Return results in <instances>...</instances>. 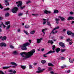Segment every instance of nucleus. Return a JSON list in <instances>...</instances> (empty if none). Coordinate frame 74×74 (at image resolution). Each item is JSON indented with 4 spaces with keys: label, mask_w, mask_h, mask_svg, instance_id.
Returning <instances> with one entry per match:
<instances>
[{
    "label": "nucleus",
    "mask_w": 74,
    "mask_h": 74,
    "mask_svg": "<svg viewBox=\"0 0 74 74\" xmlns=\"http://www.w3.org/2000/svg\"><path fill=\"white\" fill-rule=\"evenodd\" d=\"M45 23H46V21H44L43 22V25H45Z\"/></svg>",
    "instance_id": "obj_55"
},
{
    "label": "nucleus",
    "mask_w": 74,
    "mask_h": 74,
    "mask_svg": "<svg viewBox=\"0 0 74 74\" xmlns=\"http://www.w3.org/2000/svg\"><path fill=\"white\" fill-rule=\"evenodd\" d=\"M29 69H32V65H29Z\"/></svg>",
    "instance_id": "obj_51"
},
{
    "label": "nucleus",
    "mask_w": 74,
    "mask_h": 74,
    "mask_svg": "<svg viewBox=\"0 0 74 74\" xmlns=\"http://www.w3.org/2000/svg\"><path fill=\"white\" fill-rule=\"evenodd\" d=\"M73 23H74V21H72L71 24H73Z\"/></svg>",
    "instance_id": "obj_62"
},
{
    "label": "nucleus",
    "mask_w": 74,
    "mask_h": 74,
    "mask_svg": "<svg viewBox=\"0 0 74 74\" xmlns=\"http://www.w3.org/2000/svg\"><path fill=\"white\" fill-rule=\"evenodd\" d=\"M52 47H53L52 49L53 50V51H54L56 47H55V45H53Z\"/></svg>",
    "instance_id": "obj_38"
},
{
    "label": "nucleus",
    "mask_w": 74,
    "mask_h": 74,
    "mask_svg": "<svg viewBox=\"0 0 74 74\" xmlns=\"http://www.w3.org/2000/svg\"><path fill=\"white\" fill-rule=\"evenodd\" d=\"M47 25H48L49 26H51V23H50V22H48V19H47Z\"/></svg>",
    "instance_id": "obj_23"
},
{
    "label": "nucleus",
    "mask_w": 74,
    "mask_h": 74,
    "mask_svg": "<svg viewBox=\"0 0 74 74\" xmlns=\"http://www.w3.org/2000/svg\"><path fill=\"white\" fill-rule=\"evenodd\" d=\"M71 35L72 36V37H74V34L73 32H71Z\"/></svg>",
    "instance_id": "obj_44"
},
{
    "label": "nucleus",
    "mask_w": 74,
    "mask_h": 74,
    "mask_svg": "<svg viewBox=\"0 0 74 74\" xmlns=\"http://www.w3.org/2000/svg\"><path fill=\"white\" fill-rule=\"evenodd\" d=\"M1 25H3V26L5 28L6 27V26L5 25H4L3 24V23H2L1 24H0V27H1Z\"/></svg>",
    "instance_id": "obj_29"
},
{
    "label": "nucleus",
    "mask_w": 74,
    "mask_h": 74,
    "mask_svg": "<svg viewBox=\"0 0 74 74\" xmlns=\"http://www.w3.org/2000/svg\"><path fill=\"white\" fill-rule=\"evenodd\" d=\"M37 64L36 63H34V65H36Z\"/></svg>",
    "instance_id": "obj_64"
},
{
    "label": "nucleus",
    "mask_w": 74,
    "mask_h": 74,
    "mask_svg": "<svg viewBox=\"0 0 74 74\" xmlns=\"http://www.w3.org/2000/svg\"><path fill=\"white\" fill-rule=\"evenodd\" d=\"M44 51V49H41V51H42V52H43Z\"/></svg>",
    "instance_id": "obj_57"
},
{
    "label": "nucleus",
    "mask_w": 74,
    "mask_h": 74,
    "mask_svg": "<svg viewBox=\"0 0 74 74\" xmlns=\"http://www.w3.org/2000/svg\"><path fill=\"white\" fill-rule=\"evenodd\" d=\"M48 70L49 71H51V70H52V68L51 67L49 68Z\"/></svg>",
    "instance_id": "obj_48"
},
{
    "label": "nucleus",
    "mask_w": 74,
    "mask_h": 74,
    "mask_svg": "<svg viewBox=\"0 0 74 74\" xmlns=\"http://www.w3.org/2000/svg\"><path fill=\"white\" fill-rule=\"evenodd\" d=\"M9 15H10V14L8 13H7L5 15V16H8Z\"/></svg>",
    "instance_id": "obj_33"
},
{
    "label": "nucleus",
    "mask_w": 74,
    "mask_h": 74,
    "mask_svg": "<svg viewBox=\"0 0 74 74\" xmlns=\"http://www.w3.org/2000/svg\"><path fill=\"white\" fill-rule=\"evenodd\" d=\"M72 32H71V31H68L67 32V34L69 36H71V34Z\"/></svg>",
    "instance_id": "obj_18"
},
{
    "label": "nucleus",
    "mask_w": 74,
    "mask_h": 74,
    "mask_svg": "<svg viewBox=\"0 0 74 74\" xmlns=\"http://www.w3.org/2000/svg\"><path fill=\"white\" fill-rule=\"evenodd\" d=\"M6 44L2 42L0 43V46L2 47H6Z\"/></svg>",
    "instance_id": "obj_9"
},
{
    "label": "nucleus",
    "mask_w": 74,
    "mask_h": 74,
    "mask_svg": "<svg viewBox=\"0 0 74 74\" xmlns=\"http://www.w3.org/2000/svg\"><path fill=\"white\" fill-rule=\"evenodd\" d=\"M8 0H5V4L7 6V5H9L10 4L8 3Z\"/></svg>",
    "instance_id": "obj_12"
},
{
    "label": "nucleus",
    "mask_w": 74,
    "mask_h": 74,
    "mask_svg": "<svg viewBox=\"0 0 74 74\" xmlns=\"http://www.w3.org/2000/svg\"><path fill=\"white\" fill-rule=\"evenodd\" d=\"M10 67H11V66H4L3 67V69H7Z\"/></svg>",
    "instance_id": "obj_17"
},
{
    "label": "nucleus",
    "mask_w": 74,
    "mask_h": 74,
    "mask_svg": "<svg viewBox=\"0 0 74 74\" xmlns=\"http://www.w3.org/2000/svg\"><path fill=\"white\" fill-rule=\"evenodd\" d=\"M6 39L7 37H6V36H4L1 39V40H2V41H4V40H5Z\"/></svg>",
    "instance_id": "obj_15"
},
{
    "label": "nucleus",
    "mask_w": 74,
    "mask_h": 74,
    "mask_svg": "<svg viewBox=\"0 0 74 74\" xmlns=\"http://www.w3.org/2000/svg\"><path fill=\"white\" fill-rule=\"evenodd\" d=\"M18 10V8L16 7H15L12 10V12L13 13H14V14H15Z\"/></svg>",
    "instance_id": "obj_5"
},
{
    "label": "nucleus",
    "mask_w": 74,
    "mask_h": 74,
    "mask_svg": "<svg viewBox=\"0 0 74 74\" xmlns=\"http://www.w3.org/2000/svg\"><path fill=\"white\" fill-rule=\"evenodd\" d=\"M13 54H14V55H16L17 54V53L16 52V51H13Z\"/></svg>",
    "instance_id": "obj_37"
},
{
    "label": "nucleus",
    "mask_w": 74,
    "mask_h": 74,
    "mask_svg": "<svg viewBox=\"0 0 74 74\" xmlns=\"http://www.w3.org/2000/svg\"><path fill=\"white\" fill-rule=\"evenodd\" d=\"M54 13L55 14L59 13V11L57 10H55L54 11Z\"/></svg>",
    "instance_id": "obj_22"
},
{
    "label": "nucleus",
    "mask_w": 74,
    "mask_h": 74,
    "mask_svg": "<svg viewBox=\"0 0 74 74\" xmlns=\"http://www.w3.org/2000/svg\"><path fill=\"white\" fill-rule=\"evenodd\" d=\"M48 43H50L52 44L53 43V40H49L48 42Z\"/></svg>",
    "instance_id": "obj_24"
},
{
    "label": "nucleus",
    "mask_w": 74,
    "mask_h": 74,
    "mask_svg": "<svg viewBox=\"0 0 74 74\" xmlns=\"http://www.w3.org/2000/svg\"><path fill=\"white\" fill-rule=\"evenodd\" d=\"M56 21V23L57 24L59 23V21H60V19H59L57 18H55Z\"/></svg>",
    "instance_id": "obj_16"
},
{
    "label": "nucleus",
    "mask_w": 74,
    "mask_h": 74,
    "mask_svg": "<svg viewBox=\"0 0 74 74\" xmlns=\"http://www.w3.org/2000/svg\"><path fill=\"white\" fill-rule=\"evenodd\" d=\"M59 28V26H58L56 27L51 32L53 34H54L55 33H56L58 32V31H55V30H56V29H58Z\"/></svg>",
    "instance_id": "obj_4"
},
{
    "label": "nucleus",
    "mask_w": 74,
    "mask_h": 74,
    "mask_svg": "<svg viewBox=\"0 0 74 74\" xmlns=\"http://www.w3.org/2000/svg\"><path fill=\"white\" fill-rule=\"evenodd\" d=\"M50 73H51V74H53L54 73H53V71H52L50 72Z\"/></svg>",
    "instance_id": "obj_61"
},
{
    "label": "nucleus",
    "mask_w": 74,
    "mask_h": 74,
    "mask_svg": "<svg viewBox=\"0 0 74 74\" xmlns=\"http://www.w3.org/2000/svg\"><path fill=\"white\" fill-rule=\"evenodd\" d=\"M42 40V38H41L40 39H37V42L38 44H40L41 42V41Z\"/></svg>",
    "instance_id": "obj_8"
},
{
    "label": "nucleus",
    "mask_w": 74,
    "mask_h": 74,
    "mask_svg": "<svg viewBox=\"0 0 74 74\" xmlns=\"http://www.w3.org/2000/svg\"><path fill=\"white\" fill-rule=\"evenodd\" d=\"M21 69H22L23 70H25V69H26V66H24L22 65H21Z\"/></svg>",
    "instance_id": "obj_25"
},
{
    "label": "nucleus",
    "mask_w": 74,
    "mask_h": 74,
    "mask_svg": "<svg viewBox=\"0 0 74 74\" xmlns=\"http://www.w3.org/2000/svg\"><path fill=\"white\" fill-rule=\"evenodd\" d=\"M24 33H25V34H27V35H29V33H28V32H27V31H25V30H24Z\"/></svg>",
    "instance_id": "obj_30"
},
{
    "label": "nucleus",
    "mask_w": 74,
    "mask_h": 74,
    "mask_svg": "<svg viewBox=\"0 0 74 74\" xmlns=\"http://www.w3.org/2000/svg\"><path fill=\"white\" fill-rule=\"evenodd\" d=\"M44 12L45 14H47L48 13V14H51V11H48V10H47L44 11Z\"/></svg>",
    "instance_id": "obj_13"
},
{
    "label": "nucleus",
    "mask_w": 74,
    "mask_h": 74,
    "mask_svg": "<svg viewBox=\"0 0 74 74\" xmlns=\"http://www.w3.org/2000/svg\"><path fill=\"white\" fill-rule=\"evenodd\" d=\"M69 44H70V45H71L72 44H73V42L71 41V42H69Z\"/></svg>",
    "instance_id": "obj_49"
},
{
    "label": "nucleus",
    "mask_w": 74,
    "mask_h": 74,
    "mask_svg": "<svg viewBox=\"0 0 74 74\" xmlns=\"http://www.w3.org/2000/svg\"><path fill=\"white\" fill-rule=\"evenodd\" d=\"M25 28H29L30 26L28 25H27L25 26Z\"/></svg>",
    "instance_id": "obj_34"
},
{
    "label": "nucleus",
    "mask_w": 74,
    "mask_h": 74,
    "mask_svg": "<svg viewBox=\"0 0 74 74\" xmlns=\"http://www.w3.org/2000/svg\"><path fill=\"white\" fill-rule=\"evenodd\" d=\"M16 4H18L17 5V7H21L20 8L21 9H23L24 8H25V7H26L25 5H24L23 6L22 5V2L21 1H19L18 2H16Z\"/></svg>",
    "instance_id": "obj_3"
},
{
    "label": "nucleus",
    "mask_w": 74,
    "mask_h": 74,
    "mask_svg": "<svg viewBox=\"0 0 74 74\" xmlns=\"http://www.w3.org/2000/svg\"><path fill=\"white\" fill-rule=\"evenodd\" d=\"M60 38L61 39H63V36H60Z\"/></svg>",
    "instance_id": "obj_60"
},
{
    "label": "nucleus",
    "mask_w": 74,
    "mask_h": 74,
    "mask_svg": "<svg viewBox=\"0 0 74 74\" xmlns=\"http://www.w3.org/2000/svg\"><path fill=\"white\" fill-rule=\"evenodd\" d=\"M30 44L28 42H26L23 44L21 47V48L22 50H26L27 49V48H26V46H28L30 45Z\"/></svg>",
    "instance_id": "obj_2"
},
{
    "label": "nucleus",
    "mask_w": 74,
    "mask_h": 74,
    "mask_svg": "<svg viewBox=\"0 0 74 74\" xmlns=\"http://www.w3.org/2000/svg\"><path fill=\"white\" fill-rule=\"evenodd\" d=\"M10 48H12V49H13V48H14V47L13 46L11 45L10 46Z\"/></svg>",
    "instance_id": "obj_46"
},
{
    "label": "nucleus",
    "mask_w": 74,
    "mask_h": 74,
    "mask_svg": "<svg viewBox=\"0 0 74 74\" xmlns=\"http://www.w3.org/2000/svg\"><path fill=\"white\" fill-rule=\"evenodd\" d=\"M10 10V8H8L4 9V11H8Z\"/></svg>",
    "instance_id": "obj_32"
},
{
    "label": "nucleus",
    "mask_w": 74,
    "mask_h": 74,
    "mask_svg": "<svg viewBox=\"0 0 74 74\" xmlns=\"http://www.w3.org/2000/svg\"><path fill=\"white\" fill-rule=\"evenodd\" d=\"M12 73L13 74H15L16 73V71H14Z\"/></svg>",
    "instance_id": "obj_53"
},
{
    "label": "nucleus",
    "mask_w": 74,
    "mask_h": 74,
    "mask_svg": "<svg viewBox=\"0 0 74 74\" xmlns=\"http://www.w3.org/2000/svg\"><path fill=\"white\" fill-rule=\"evenodd\" d=\"M29 41L30 44H31V40H29Z\"/></svg>",
    "instance_id": "obj_63"
},
{
    "label": "nucleus",
    "mask_w": 74,
    "mask_h": 74,
    "mask_svg": "<svg viewBox=\"0 0 74 74\" xmlns=\"http://www.w3.org/2000/svg\"><path fill=\"white\" fill-rule=\"evenodd\" d=\"M66 49H62L61 51L62 52H65V51H66Z\"/></svg>",
    "instance_id": "obj_36"
},
{
    "label": "nucleus",
    "mask_w": 74,
    "mask_h": 74,
    "mask_svg": "<svg viewBox=\"0 0 74 74\" xmlns=\"http://www.w3.org/2000/svg\"><path fill=\"white\" fill-rule=\"evenodd\" d=\"M41 62L42 64H44L46 63V61L42 60L41 61Z\"/></svg>",
    "instance_id": "obj_27"
},
{
    "label": "nucleus",
    "mask_w": 74,
    "mask_h": 74,
    "mask_svg": "<svg viewBox=\"0 0 74 74\" xmlns=\"http://www.w3.org/2000/svg\"><path fill=\"white\" fill-rule=\"evenodd\" d=\"M0 74H4V73L3 71H0Z\"/></svg>",
    "instance_id": "obj_40"
},
{
    "label": "nucleus",
    "mask_w": 74,
    "mask_h": 74,
    "mask_svg": "<svg viewBox=\"0 0 74 74\" xmlns=\"http://www.w3.org/2000/svg\"><path fill=\"white\" fill-rule=\"evenodd\" d=\"M53 52H55V51H52L51 50L50 51H49L47 53H46L45 55H48V54H49L50 53H53Z\"/></svg>",
    "instance_id": "obj_14"
},
{
    "label": "nucleus",
    "mask_w": 74,
    "mask_h": 74,
    "mask_svg": "<svg viewBox=\"0 0 74 74\" xmlns=\"http://www.w3.org/2000/svg\"><path fill=\"white\" fill-rule=\"evenodd\" d=\"M23 15V13H19L18 14V16H22Z\"/></svg>",
    "instance_id": "obj_42"
},
{
    "label": "nucleus",
    "mask_w": 74,
    "mask_h": 74,
    "mask_svg": "<svg viewBox=\"0 0 74 74\" xmlns=\"http://www.w3.org/2000/svg\"><path fill=\"white\" fill-rule=\"evenodd\" d=\"M3 19V17H0V20H1Z\"/></svg>",
    "instance_id": "obj_58"
},
{
    "label": "nucleus",
    "mask_w": 74,
    "mask_h": 74,
    "mask_svg": "<svg viewBox=\"0 0 74 74\" xmlns=\"http://www.w3.org/2000/svg\"><path fill=\"white\" fill-rule=\"evenodd\" d=\"M10 64L13 66H17V64H16V63L14 62H10Z\"/></svg>",
    "instance_id": "obj_11"
},
{
    "label": "nucleus",
    "mask_w": 74,
    "mask_h": 74,
    "mask_svg": "<svg viewBox=\"0 0 74 74\" xmlns=\"http://www.w3.org/2000/svg\"><path fill=\"white\" fill-rule=\"evenodd\" d=\"M70 14L71 15H72L73 14V12H70Z\"/></svg>",
    "instance_id": "obj_54"
},
{
    "label": "nucleus",
    "mask_w": 74,
    "mask_h": 74,
    "mask_svg": "<svg viewBox=\"0 0 74 74\" xmlns=\"http://www.w3.org/2000/svg\"><path fill=\"white\" fill-rule=\"evenodd\" d=\"M60 48H58L56 49V52H57V53H58L60 51Z\"/></svg>",
    "instance_id": "obj_28"
},
{
    "label": "nucleus",
    "mask_w": 74,
    "mask_h": 74,
    "mask_svg": "<svg viewBox=\"0 0 74 74\" xmlns=\"http://www.w3.org/2000/svg\"><path fill=\"white\" fill-rule=\"evenodd\" d=\"M35 52H36V50L34 49L28 53L24 52L20 53V55L22 56V57H24L23 59L24 60L26 59V58H29L31 57Z\"/></svg>",
    "instance_id": "obj_1"
},
{
    "label": "nucleus",
    "mask_w": 74,
    "mask_h": 74,
    "mask_svg": "<svg viewBox=\"0 0 74 74\" xmlns=\"http://www.w3.org/2000/svg\"><path fill=\"white\" fill-rule=\"evenodd\" d=\"M45 29H42V32H44L45 31Z\"/></svg>",
    "instance_id": "obj_56"
},
{
    "label": "nucleus",
    "mask_w": 74,
    "mask_h": 74,
    "mask_svg": "<svg viewBox=\"0 0 74 74\" xmlns=\"http://www.w3.org/2000/svg\"><path fill=\"white\" fill-rule=\"evenodd\" d=\"M38 69L39 71H37V73H40L42 72L44 70V69L41 70V68L40 67L38 68Z\"/></svg>",
    "instance_id": "obj_6"
},
{
    "label": "nucleus",
    "mask_w": 74,
    "mask_h": 74,
    "mask_svg": "<svg viewBox=\"0 0 74 74\" xmlns=\"http://www.w3.org/2000/svg\"><path fill=\"white\" fill-rule=\"evenodd\" d=\"M32 15H34V16H38V14H32Z\"/></svg>",
    "instance_id": "obj_45"
},
{
    "label": "nucleus",
    "mask_w": 74,
    "mask_h": 74,
    "mask_svg": "<svg viewBox=\"0 0 74 74\" xmlns=\"http://www.w3.org/2000/svg\"><path fill=\"white\" fill-rule=\"evenodd\" d=\"M66 29H63V32H66Z\"/></svg>",
    "instance_id": "obj_59"
},
{
    "label": "nucleus",
    "mask_w": 74,
    "mask_h": 74,
    "mask_svg": "<svg viewBox=\"0 0 74 74\" xmlns=\"http://www.w3.org/2000/svg\"><path fill=\"white\" fill-rule=\"evenodd\" d=\"M59 45L61 47H63V48H64L65 47V45H64V44L62 42H60L59 43Z\"/></svg>",
    "instance_id": "obj_7"
},
{
    "label": "nucleus",
    "mask_w": 74,
    "mask_h": 74,
    "mask_svg": "<svg viewBox=\"0 0 74 74\" xmlns=\"http://www.w3.org/2000/svg\"><path fill=\"white\" fill-rule=\"evenodd\" d=\"M9 72H11L12 73L13 72V70H9Z\"/></svg>",
    "instance_id": "obj_50"
},
{
    "label": "nucleus",
    "mask_w": 74,
    "mask_h": 74,
    "mask_svg": "<svg viewBox=\"0 0 74 74\" xmlns=\"http://www.w3.org/2000/svg\"><path fill=\"white\" fill-rule=\"evenodd\" d=\"M10 25H9L6 28V29H8V30L10 28Z\"/></svg>",
    "instance_id": "obj_39"
},
{
    "label": "nucleus",
    "mask_w": 74,
    "mask_h": 74,
    "mask_svg": "<svg viewBox=\"0 0 74 74\" xmlns=\"http://www.w3.org/2000/svg\"><path fill=\"white\" fill-rule=\"evenodd\" d=\"M74 20V17L73 16H69L68 18V20L70 21V20Z\"/></svg>",
    "instance_id": "obj_10"
},
{
    "label": "nucleus",
    "mask_w": 74,
    "mask_h": 74,
    "mask_svg": "<svg viewBox=\"0 0 74 74\" xmlns=\"http://www.w3.org/2000/svg\"><path fill=\"white\" fill-rule=\"evenodd\" d=\"M59 17L60 18V19H61V21H64V19H65V18H64L63 17H61L60 16H59Z\"/></svg>",
    "instance_id": "obj_19"
},
{
    "label": "nucleus",
    "mask_w": 74,
    "mask_h": 74,
    "mask_svg": "<svg viewBox=\"0 0 74 74\" xmlns=\"http://www.w3.org/2000/svg\"><path fill=\"white\" fill-rule=\"evenodd\" d=\"M60 58L61 60H64V59H65V58L64 57H62Z\"/></svg>",
    "instance_id": "obj_41"
},
{
    "label": "nucleus",
    "mask_w": 74,
    "mask_h": 74,
    "mask_svg": "<svg viewBox=\"0 0 74 74\" xmlns=\"http://www.w3.org/2000/svg\"><path fill=\"white\" fill-rule=\"evenodd\" d=\"M48 65L49 66H51V67H53V66H54V65L51 63H49L48 64Z\"/></svg>",
    "instance_id": "obj_21"
},
{
    "label": "nucleus",
    "mask_w": 74,
    "mask_h": 74,
    "mask_svg": "<svg viewBox=\"0 0 74 74\" xmlns=\"http://www.w3.org/2000/svg\"><path fill=\"white\" fill-rule=\"evenodd\" d=\"M30 3V1H27L26 2V3L27 4H29V3Z\"/></svg>",
    "instance_id": "obj_47"
},
{
    "label": "nucleus",
    "mask_w": 74,
    "mask_h": 74,
    "mask_svg": "<svg viewBox=\"0 0 74 74\" xmlns=\"http://www.w3.org/2000/svg\"><path fill=\"white\" fill-rule=\"evenodd\" d=\"M69 61L70 63H73V61L71 60V58H69Z\"/></svg>",
    "instance_id": "obj_26"
},
{
    "label": "nucleus",
    "mask_w": 74,
    "mask_h": 74,
    "mask_svg": "<svg viewBox=\"0 0 74 74\" xmlns=\"http://www.w3.org/2000/svg\"><path fill=\"white\" fill-rule=\"evenodd\" d=\"M46 55H46L45 54H44L43 55L44 57L45 58H46V57H47V56H46Z\"/></svg>",
    "instance_id": "obj_52"
},
{
    "label": "nucleus",
    "mask_w": 74,
    "mask_h": 74,
    "mask_svg": "<svg viewBox=\"0 0 74 74\" xmlns=\"http://www.w3.org/2000/svg\"><path fill=\"white\" fill-rule=\"evenodd\" d=\"M72 41V39H70V38H68L66 40V41L67 42H68V41Z\"/></svg>",
    "instance_id": "obj_31"
},
{
    "label": "nucleus",
    "mask_w": 74,
    "mask_h": 74,
    "mask_svg": "<svg viewBox=\"0 0 74 74\" xmlns=\"http://www.w3.org/2000/svg\"><path fill=\"white\" fill-rule=\"evenodd\" d=\"M35 32H36V31L35 30L32 31H31V32H30V34H34L35 33Z\"/></svg>",
    "instance_id": "obj_20"
},
{
    "label": "nucleus",
    "mask_w": 74,
    "mask_h": 74,
    "mask_svg": "<svg viewBox=\"0 0 74 74\" xmlns=\"http://www.w3.org/2000/svg\"><path fill=\"white\" fill-rule=\"evenodd\" d=\"M10 21H8L5 23V24L6 25H8L10 24Z\"/></svg>",
    "instance_id": "obj_35"
},
{
    "label": "nucleus",
    "mask_w": 74,
    "mask_h": 74,
    "mask_svg": "<svg viewBox=\"0 0 74 74\" xmlns=\"http://www.w3.org/2000/svg\"><path fill=\"white\" fill-rule=\"evenodd\" d=\"M0 8H1V9H3V7L0 4Z\"/></svg>",
    "instance_id": "obj_43"
}]
</instances>
